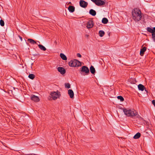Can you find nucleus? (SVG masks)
Returning <instances> with one entry per match:
<instances>
[{
    "instance_id": "f257e3e1",
    "label": "nucleus",
    "mask_w": 155,
    "mask_h": 155,
    "mask_svg": "<svg viewBox=\"0 0 155 155\" xmlns=\"http://www.w3.org/2000/svg\"><path fill=\"white\" fill-rule=\"evenodd\" d=\"M123 110L124 114L127 117H133L138 115L137 112L134 109L123 108Z\"/></svg>"
},
{
    "instance_id": "f03ea898",
    "label": "nucleus",
    "mask_w": 155,
    "mask_h": 155,
    "mask_svg": "<svg viewBox=\"0 0 155 155\" xmlns=\"http://www.w3.org/2000/svg\"><path fill=\"white\" fill-rule=\"evenodd\" d=\"M132 14L133 18L135 21H139L141 18V12L138 9L134 8L132 11Z\"/></svg>"
},
{
    "instance_id": "7ed1b4c3",
    "label": "nucleus",
    "mask_w": 155,
    "mask_h": 155,
    "mask_svg": "<svg viewBox=\"0 0 155 155\" xmlns=\"http://www.w3.org/2000/svg\"><path fill=\"white\" fill-rule=\"evenodd\" d=\"M81 63L77 60H71L69 63V65L70 66L73 67H78L81 66Z\"/></svg>"
},
{
    "instance_id": "20e7f679",
    "label": "nucleus",
    "mask_w": 155,
    "mask_h": 155,
    "mask_svg": "<svg viewBox=\"0 0 155 155\" xmlns=\"http://www.w3.org/2000/svg\"><path fill=\"white\" fill-rule=\"evenodd\" d=\"M60 93V92L58 91H57L56 92H51L50 95H51V97L53 99L55 100L60 95V94H59Z\"/></svg>"
},
{
    "instance_id": "39448f33",
    "label": "nucleus",
    "mask_w": 155,
    "mask_h": 155,
    "mask_svg": "<svg viewBox=\"0 0 155 155\" xmlns=\"http://www.w3.org/2000/svg\"><path fill=\"white\" fill-rule=\"evenodd\" d=\"M79 4L81 7L84 8H86L88 5L87 2L83 0H80Z\"/></svg>"
},
{
    "instance_id": "423d86ee",
    "label": "nucleus",
    "mask_w": 155,
    "mask_h": 155,
    "mask_svg": "<svg viewBox=\"0 0 155 155\" xmlns=\"http://www.w3.org/2000/svg\"><path fill=\"white\" fill-rule=\"evenodd\" d=\"M81 71L88 74L89 72V70L88 68L86 66H83L81 68Z\"/></svg>"
},
{
    "instance_id": "0eeeda50",
    "label": "nucleus",
    "mask_w": 155,
    "mask_h": 155,
    "mask_svg": "<svg viewBox=\"0 0 155 155\" xmlns=\"http://www.w3.org/2000/svg\"><path fill=\"white\" fill-rule=\"evenodd\" d=\"M105 2L104 1L101 0H97L95 4L98 6H100L104 5Z\"/></svg>"
},
{
    "instance_id": "6e6552de",
    "label": "nucleus",
    "mask_w": 155,
    "mask_h": 155,
    "mask_svg": "<svg viewBox=\"0 0 155 155\" xmlns=\"http://www.w3.org/2000/svg\"><path fill=\"white\" fill-rule=\"evenodd\" d=\"M31 99L32 100L35 102H38L40 100L39 97L38 96L35 95H31Z\"/></svg>"
},
{
    "instance_id": "1a4fd4ad",
    "label": "nucleus",
    "mask_w": 155,
    "mask_h": 155,
    "mask_svg": "<svg viewBox=\"0 0 155 155\" xmlns=\"http://www.w3.org/2000/svg\"><path fill=\"white\" fill-rule=\"evenodd\" d=\"M58 71L62 74H63L66 72L64 68L61 67H59L58 68Z\"/></svg>"
},
{
    "instance_id": "9d476101",
    "label": "nucleus",
    "mask_w": 155,
    "mask_h": 155,
    "mask_svg": "<svg viewBox=\"0 0 155 155\" xmlns=\"http://www.w3.org/2000/svg\"><path fill=\"white\" fill-rule=\"evenodd\" d=\"M68 93L70 97L71 98H73L74 97V93L73 91L71 89H69L68 91Z\"/></svg>"
},
{
    "instance_id": "9b49d317",
    "label": "nucleus",
    "mask_w": 155,
    "mask_h": 155,
    "mask_svg": "<svg viewBox=\"0 0 155 155\" xmlns=\"http://www.w3.org/2000/svg\"><path fill=\"white\" fill-rule=\"evenodd\" d=\"M93 26V21H89L87 24V28H92Z\"/></svg>"
},
{
    "instance_id": "f8f14e48",
    "label": "nucleus",
    "mask_w": 155,
    "mask_h": 155,
    "mask_svg": "<svg viewBox=\"0 0 155 155\" xmlns=\"http://www.w3.org/2000/svg\"><path fill=\"white\" fill-rule=\"evenodd\" d=\"M146 49L147 48L146 47H144L140 49V54L141 56H143V55L144 53L146 51Z\"/></svg>"
},
{
    "instance_id": "ddd939ff",
    "label": "nucleus",
    "mask_w": 155,
    "mask_h": 155,
    "mask_svg": "<svg viewBox=\"0 0 155 155\" xmlns=\"http://www.w3.org/2000/svg\"><path fill=\"white\" fill-rule=\"evenodd\" d=\"M68 10L70 12H73L75 10V7L74 6L70 5L68 8Z\"/></svg>"
},
{
    "instance_id": "4468645a",
    "label": "nucleus",
    "mask_w": 155,
    "mask_h": 155,
    "mask_svg": "<svg viewBox=\"0 0 155 155\" xmlns=\"http://www.w3.org/2000/svg\"><path fill=\"white\" fill-rule=\"evenodd\" d=\"M138 87L139 90L142 91H143L145 89L144 86L142 84H139L138 85Z\"/></svg>"
},
{
    "instance_id": "2eb2a0df",
    "label": "nucleus",
    "mask_w": 155,
    "mask_h": 155,
    "mask_svg": "<svg viewBox=\"0 0 155 155\" xmlns=\"http://www.w3.org/2000/svg\"><path fill=\"white\" fill-rule=\"evenodd\" d=\"M89 14L92 16H94L96 15V12L93 9H91L89 11Z\"/></svg>"
},
{
    "instance_id": "dca6fc26",
    "label": "nucleus",
    "mask_w": 155,
    "mask_h": 155,
    "mask_svg": "<svg viewBox=\"0 0 155 155\" xmlns=\"http://www.w3.org/2000/svg\"><path fill=\"white\" fill-rule=\"evenodd\" d=\"M90 72H91V73L92 74H94V73H95V70L94 68V67L93 66H91L90 68Z\"/></svg>"
},
{
    "instance_id": "f3484780",
    "label": "nucleus",
    "mask_w": 155,
    "mask_h": 155,
    "mask_svg": "<svg viewBox=\"0 0 155 155\" xmlns=\"http://www.w3.org/2000/svg\"><path fill=\"white\" fill-rule=\"evenodd\" d=\"M60 56L61 58L64 60H66L67 59V58L66 56L63 53H61L60 54Z\"/></svg>"
},
{
    "instance_id": "a211bd4d",
    "label": "nucleus",
    "mask_w": 155,
    "mask_h": 155,
    "mask_svg": "<svg viewBox=\"0 0 155 155\" xmlns=\"http://www.w3.org/2000/svg\"><path fill=\"white\" fill-rule=\"evenodd\" d=\"M140 134L138 132L137 133L134 137L133 138L134 139H138L140 136Z\"/></svg>"
},
{
    "instance_id": "6ab92c4d",
    "label": "nucleus",
    "mask_w": 155,
    "mask_h": 155,
    "mask_svg": "<svg viewBox=\"0 0 155 155\" xmlns=\"http://www.w3.org/2000/svg\"><path fill=\"white\" fill-rule=\"evenodd\" d=\"M108 20L106 18H103L102 20V22L103 24H107L108 22Z\"/></svg>"
},
{
    "instance_id": "aec40b11",
    "label": "nucleus",
    "mask_w": 155,
    "mask_h": 155,
    "mask_svg": "<svg viewBox=\"0 0 155 155\" xmlns=\"http://www.w3.org/2000/svg\"><path fill=\"white\" fill-rule=\"evenodd\" d=\"M38 46L41 50L42 51H45L46 49V48L44 46L41 45H38Z\"/></svg>"
},
{
    "instance_id": "412c9836",
    "label": "nucleus",
    "mask_w": 155,
    "mask_h": 155,
    "mask_svg": "<svg viewBox=\"0 0 155 155\" xmlns=\"http://www.w3.org/2000/svg\"><path fill=\"white\" fill-rule=\"evenodd\" d=\"M104 34L105 33L104 31L101 30L99 31V36L101 37L103 36L104 35Z\"/></svg>"
},
{
    "instance_id": "4be33fe9",
    "label": "nucleus",
    "mask_w": 155,
    "mask_h": 155,
    "mask_svg": "<svg viewBox=\"0 0 155 155\" xmlns=\"http://www.w3.org/2000/svg\"><path fill=\"white\" fill-rule=\"evenodd\" d=\"M28 41H29L30 43L33 44H37L36 42L35 41H34L33 39H28Z\"/></svg>"
},
{
    "instance_id": "5701e85b",
    "label": "nucleus",
    "mask_w": 155,
    "mask_h": 155,
    "mask_svg": "<svg viewBox=\"0 0 155 155\" xmlns=\"http://www.w3.org/2000/svg\"><path fill=\"white\" fill-rule=\"evenodd\" d=\"M28 77L31 79H33L35 78V75L33 74H30L28 75Z\"/></svg>"
},
{
    "instance_id": "b1692460",
    "label": "nucleus",
    "mask_w": 155,
    "mask_h": 155,
    "mask_svg": "<svg viewBox=\"0 0 155 155\" xmlns=\"http://www.w3.org/2000/svg\"><path fill=\"white\" fill-rule=\"evenodd\" d=\"M147 31L148 32H149L151 33H153V29H152L151 28L148 27L147 28Z\"/></svg>"
},
{
    "instance_id": "393cba45",
    "label": "nucleus",
    "mask_w": 155,
    "mask_h": 155,
    "mask_svg": "<svg viewBox=\"0 0 155 155\" xmlns=\"http://www.w3.org/2000/svg\"><path fill=\"white\" fill-rule=\"evenodd\" d=\"M117 98L118 99H120L121 101H124V98L121 96H118Z\"/></svg>"
},
{
    "instance_id": "a878e982",
    "label": "nucleus",
    "mask_w": 155,
    "mask_h": 155,
    "mask_svg": "<svg viewBox=\"0 0 155 155\" xmlns=\"http://www.w3.org/2000/svg\"><path fill=\"white\" fill-rule=\"evenodd\" d=\"M65 87L66 88H69L70 87V85L69 83H65Z\"/></svg>"
},
{
    "instance_id": "bb28decb",
    "label": "nucleus",
    "mask_w": 155,
    "mask_h": 155,
    "mask_svg": "<svg viewBox=\"0 0 155 155\" xmlns=\"http://www.w3.org/2000/svg\"><path fill=\"white\" fill-rule=\"evenodd\" d=\"M0 24L2 26H3L4 25V22L2 19H1L0 21Z\"/></svg>"
},
{
    "instance_id": "cd10ccee",
    "label": "nucleus",
    "mask_w": 155,
    "mask_h": 155,
    "mask_svg": "<svg viewBox=\"0 0 155 155\" xmlns=\"http://www.w3.org/2000/svg\"><path fill=\"white\" fill-rule=\"evenodd\" d=\"M151 34L153 39H155V33L153 32V33H152Z\"/></svg>"
},
{
    "instance_id": "c85d7f7f",
    "label": "nucleus",
    "mask_w": 155,
    "mask_h": 155,
    "mask_svg": "<svg viewBox=\"0 0 155 155\" xmlns=\"http://www.w3.org/2000/svg\"><path fill=\"white\" fill-rule=\"evenodd\" d=\"M77 55L78 57L79 58H81V55L79 53H78Z\"/></svg>"
},
{
    "instance_id": "c756f323",
    "label": "nucleus",
    "mask_w": 155,
    "mask_h": 155,
    "mask_svg": "<svg viewBox=\"0 0 155 155\" xmlns=\"http://www.w3.org/2000/svg\"><path fill=\"white\" fill-rule=\"evenodd\" d=\"M152 103L154 105V107H155V100H153L152 101Z\"/></svg>"
},
{
    "instance_id": "7c9ffc66",
    "label": "nucleus",
    "mask_w": 155,
    "mask_h": 155,
    "mask_svg": "<svg viewBox=\"0 0 155 155\" xmlns=\"http://www.w3.org/2000/svg\"><path fill=\"white\" fill-rule=\"evenodd\" d=\"M58 42L57 41V40H55V42H54V43L55 44V45H57V43Z\"/></svg>"
},
{
    "instance_id": "2f4dec72",
    "label": "nucleus",
    "mask_w": 155,
    "mask_h": 155,
    "mask_svg": "<svg viewBox=\"0 0 155 155\" xmlns=\"http://www.w3.org/2000/svg\"><path fill=\"white\" fill-rule=\"evenodd\" d=\"M91 0L92 2H94V3H95L97 0Z\"/></svg>"
},
{
    "instance_id": "473e14b6",
    "label": "nucleus",
    "mask_w": 155,
    "mask_h": 155,
    "mask_svg": "<svg viewBox=\"0 0 155 155\" xmlns=\"http://www.w3.org/2000/svg\"><path fill=\"white\" fill-rule=\"evenodd\" d=\"M153 44L155 43V39H153Z\"/></svg>"
},
{
    "instance_id": "72a5a7b5",
    "label": "nucleus",
    "mask_w": 155,
    "mask_h": 155,
    "mask_svg": "<svg viewBox=\"0 0 155 155\" xmlns=\"http://www.w3.org/2000/svg\"><path fill=\"white\" fill-rule=\"evenodd\" d=\"M153 32L155 33V27L153 28Z\"/></svg>"
},
{
    "instance_id": "f704fd0d",
    "label": "nucleus",
    "mask_w": 155,
    "mask_h": 155,
    "mask_svg": "<svg viewBox=\"0 0 155 155\" xmlns=\"http://www.w3.org/2000/svg\"><path fill=\"white\" fill-rule=\"evenodd\" d=\"M68 4H71V5H72L71 2H69L68 3Z\"/></svg>"
},
{
    "instance_id": "c9c22d12",
    "label": "nucleus",
    "mask_w": 155,
    "mask_h": 155,
    "mask_svg": "<svg viewBox=\"0 0 155 155\" xmlns=\"http://www.w3.org/2000/svg\"><path fill=\"white\" fill-rule=\"evenodd\" d=\"M19 37L20 39H22V38L20 36H19Z\"/></svg>"
},
{
    "instance_id": "e433bc0d",
    "label": "nucleus",
    "mask_w": 155,
    "mask_h": 155,
    "mask_svg": "<svg viewBox=\"0 0 155 155\" xmlns=\"http://www.w3.org/2000/svg\"><path fill=\"white\" fill-rule=\"evenodd\" d=\"M145 91H147V90H146L145 89Z\"/></svg>"
}]
</instances>
